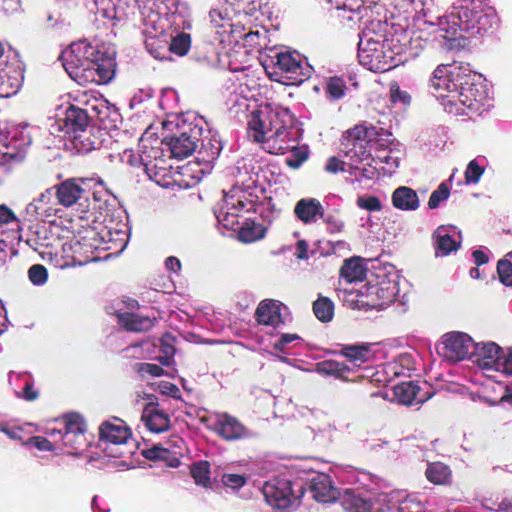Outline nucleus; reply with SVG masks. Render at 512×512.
<instances>
[{"label": "nucleus", "mask_w": 512, "mask_h": 512, "mask_svg": "<svg viewBox=\"0 0 512 512\" xmlns=\"http://www.w3.org/2000/svg\"><path fill=\"white\" fill-rule=\"evenodd\" d=\"M432 94L453 115H481L491 104L486 79L469 65L438 66L430 79Z\"/></svg>", "instance_id": "obj_1"}, {"label": "nucleus", "mask_w": 512, "mask_h": 512, "mask_svg": "<svg viewBox=\"0 0 512 512\" xmlns=\"http://www.w3.org/2000/svg\"><path fill=\"white\" fill-rule=\"evenodd\" d=\"M248 135L261 143L271 154L292 152L286 163L293 169L299 168L308 158V149L299 147V130L295 118L288 108L275 103L260 104L248 116Z\"/></svg>", "instance_id": "obj_2"}, {"label": "nucleus", "mask_w": 512, "mask_h": 512, "mask_svg": "<svg viewBox=\"0 0 512 512\" xmlns=\"http://www.w3.org/2000/svg\"><path fill=\"white\" fill-rule=\"evenodd\" d=\"M138 6L144 45L158 60H169L167 31L189 26V8L180 0H135Z\"/></svg>", "instance_id": "obj_3"}, {"label": "nucleus", "mask_w": 512, "mask_h": 512, "mask_svg": "<svg viewBox=\"0 0 512 512\" xmlns=\"http://www.w3.org/2000/svg\"><path fill=\"white\" fill-rule=\"evenodd\" d=\"M417 21L419 27L423 25L430 28L431 33L453 40L458 30L471 35H484L497 25L498 19L493 8L480 0H463L453 7L449 16H441L424 4Z\"/></svg>", "instance_id": "obj_4"}, {"label": "nucleus", "mask_w": 512, "mask_h": 512, "mask_svg": "<svg viewBox=\"0 0 512 512\" xmlns=\"http://www.w3.org/2000/svg\"><path fill=\"white\" fill-rule=\"evenodd\" d=\"M387 24L372 20L359 35V63L370 71L386 72L407 60L405 44L395 37L386 38Z\"/></svg>", "instance_id": "obj_5"}, {"label": "nucleus", "mask_w": 512, "mask_h": 512, "mask_svg": "<svg viewBox=\"0 0 512 512\" xmlns=\"http://www.w3.org/2000/svg\"><path fill=\"white\" fill-rule=\"evenodd\" d=\"M69 76L80 85L109 83L115 75V60L86 40L72 43L60 56Z\"/></svg>", "instance_id": "obj_6"}, {"label": "nucleus", "mask_w": 512, "mask_h": 512, "mask_svg": "<svg viewBox=\"0 0 512 512\" xmlns=\"http://www.w3.org/2000/svg\"><path fill=\"white\" fill-rule=\"evenodd\" d=\"M253 201L248 200L240 188L223 191V198L214 207L217 222L228 230L238 231V239L243 243H252L265 236V228L254 221L245 219L240 225L241 213L250 211Z\"/></svg>", "instance_id": "obj_7"}, {"label": "nucleus", "mask_w": 512, "mask_h": 512, "mask_svg": "<svg viewBox=\"0 0 512 512\" xmlns=\"http://www.w3.org/2000/svg\"><path fill=\"white\" fill-rule=\"evenodd\" d=\"M399 292L398 275L392 268L388 273L376 274L375 282L369 281L351 291L358 308L382 310L388 307Z\"/></svg>", "instance_id": "obj_8"}, {"label": "nucleus", "mask_w": 512, "mask_h": 512, "mask_svg": "<svg viewBox=\"0 0 512 512\" xmlns=\"http://www.w3.org/2000/svg\"><path fill=\"white\" fill-rule=\"evenodd\" d=\"M261 63L267 75L278 82L284 79L302 83L310 75V67L304 65L301 55L296 51H272L262 56Z\"/></svg>", "instance_id": "obj_9"}, {"label": "nucleus", "mask_w": 512, "mask_h": 512, "mask_svg": "<svg viewBox=\"0 0 512 512\" xmlns=\"http://www.w3.org/2000/svg\"><path fill=\"white\" fill-rule=\"evenodd\" d=\"M61 428H49L46 435L58 442L60 449H69V454H80L89 446L86 437V425L82 416L77 413L65 415L60 422Z\"/></svg>", "instance_id": "obj_10"}, {"label": "nucleus", "mask_w": 512, "mask_h": 512, "mask_svg": "<svg viewBox=\"0 0 512 512\" xmlns=\"http://www.w3.org/2000/svg\"><path fill=\"white\" fill-rule=\"evenodd\" d=\"M267 503L278 509L292 506L303 495L301 484H292L286 478H273L265 482L262 488Z\"/></svg>", "instance_id": "obj_11"}, {"label": "nucleus", "mask_w": 512, "mask_h": 512, "mask_svg": "<svg viewBox=\"0 0 512 512\" xmlns=\"http://www.w3.org/2000/svg\"><path fill=\"white\" fill-rule=\"evenodd\" d=\"M100 440L105 443L104 450L109 456L122 457L127 452L124 451V445L131 438V430L126 423L119 418H112L105 421L99 428Z\"/></svg>", "instance_id": "obj_12"}, {"label": "nucleus", "mask_w": 512, "mask_h": 512, "mask_svg": "<svg viewBox=\"0 0 512 512\" xmlns=\"http://www.w3.org/2000/svg\"><path fill=\"white\" fill-rule=\"evenodd\" d=\"M203 129L198 124L183 125L179 134L166 137V151L170 157L183 159L190 156L197 148V144L202 136Z\"/></svg>", "instance_id": "obj_13"}, {"label": "nucleus", "mask_w": 512, "mask_h": 512, "mask_svg": "<svg viewBox=\"0 0 512 512\" xmlns=\"http://www.w3.org/2000/svg\"><path fill=\"white\" fill-rule=\"evenodd\" d=\"M32 143L24 129H13L7 135H0V166L21 162Z\"/></svg>", "instance_id": "obj_14"}, {"label": "nucleus", "mask_w": 512, "mask_h": 512, "mask_svg": "<svg viewBox=\"0 0 512 512\" xmlns=\"http://www.w3.org/2000/svg\"><path fill=\"white\" fill-rule=\"evenodd\" d=\"M84 183V180L68 179L55 186L54 195L57 196L58 203L65 207L78 205L82 211L90 210V192L83 187Z\"/></svg>", "instance_id": "obj_15"}, {"label": "nucleus", "mask_w": 512, "mask_h": 512, "mask_svg": "<svg viewBox=\"0 0 512 512\" xmlns=\"http://www.w3.org/2000/svg\"><path fill=\"white\" fill-rule=\"evenodd\" d=\"M475 344L466 333L449 332L442 337V354L447 360L453 362L464 360L469 356L472 358Z\"/></svg>", "instance_id": "obj_16"}, {"label": "nucleus", "mask_w": 512, "mask_h": 512, "mask_svg": "<svg viewBox=\"0 0 512 512\" xmlns=\"http://www.w3.org/2000/svg\"><path fill=\"white\" fill-rule=\"evenodd\" d=\"M367 132L364 127L356 126L347 133L342 142V152L349 158L351 168L357 169V164L367 160L370 152L367 148Z\"/></svg>", "instance_id": "obj_17"}, {"label": "nucleus", "mask_w": 512, "mask_h": 512, "mask_svg": "<svg viewBox=\"0 0 512 512\" xmlns=\"http://www.w3.org/2000/svg\"><path fill=\"white\" fill-rule=\"evenodd\" d=\"M213 429L221 438L228 441L245 439L253 435L237 418L228 413L213 415Z\"/></svg>", "instance_id": "obj_18"}, {"label": "nucleus", "mask_w": 512, "mask_h": 512, "mask_svg": "<svg viewBox=\"0 0 512 512\" xmlns=\"http://www.w3.org/2000/svg\"><path fill=\"white\" fill-rule=\"evenodd\" d=\"M503 349L494 342L476 343L472 360L484 371H498Z\"/></svg>", "instance_id": "obj_19"}, {"label": "nucleus", "mask_w": 512, "mask_h": 512, "mask_svg": "<svg viewBox=\"0 0 512 512\" xmlns=\"http://www.w3.org/2000/svg\"><path fill=\"white\" fill-rule=\"evenodd\" d=\"M345 512H381L372 504V492L360 489H347L341 497Z\"/></svg>", "instance_id": "obj_20"}, {"label": "nucleus", "mask_w": 512, "mask_h": 512, "mask_svg": "<svg viewBox=\"0 0 512 512\" xmlns=\"http://www.w3.org/2000/svg\"><path fill=\"white\" fill-rule=\"evenodd\" d=\"M436 256H447L457 251L461 243V235L457 227L452 225L439 226L434 234Z\"/></svg>", "instance_id": "obj_21"}, {"label": "nucleus", "mask_w": 512, "mask_h": 512, "mask_svg": "<svg viewBox=\"0 0 512 512\" xmlns=\"http://www.w3.org/2000/svg\"><path fill=\"white\" fill-rule=\"evenodd\" d=\"M393 395L398 403L406 406L420 405L431 397L428 391H423L419 384L412 381L395 385Z\"/></svg>", "instance_id": "obj_22"}, {"label": "nucleus", "mask_w": 512, "mask_h": 512, "mask_svg": "<svg viewBox=\"0 0 512 512\" xmlns=\"http://www.w3.org/2000/svg\"><path fill=\"white\" fill-rule=\"evenodd\" d=\"M294 217L304 225H313L324 216V207L313 197L298 200L293 209Z\"/></svg>", "instance_id": "obj_23"}, {"label": "nucleus", "mask_w": 512, "mask_h": 512, "mask_svg": "<svg viewBox=\"0 0 512 512\" xmlns=\"http://www.w3.org/2000/svg\"><path fill=\"white\" fill-rule=\"evenodd\" d=\"M142 421L154 433H162L170 428V416L158 404L148 403L144 407Z\"/></svg>", "instance_id": "obj_24"}, {"label": "nucleus", "mask_w": 512, "mask_h": 512, "mask_svg": "<svg viewBox=\"0 0 512 512\" xmlns=\"http://www.w3.org/2000/svg\"><path fill=\"white\" fill-rule=\"evenodd\" d=\"M313 498L318 502L330 503L339 497L338 490L332 485L331 478L326 474H317L311 479L310 485Z\"/></svg>", "instance_id": "obj_25"}, {"label": "nucleus", "mask_w": 512, "mask_h": 512, "mask_svg": "<svg viewBox=\"0 0 512 512\" xmlns=\"http://www.w3.org/2000/svg\"><path fill=\"white\" fill-rule=\"evenodd\" d=\"M9 383L14 387L15 394L19 398H23L27 401H33L39 396L38 391L34 389L32 376L28 372H10Z\"/></svg>", "instance_id": "obj_26"}, {"label": "nucleus", "mask_w": 512, "mask_h": 512, "mask_svg": "<svg viewBox=\"0 0 512 512\" xmlns=\"http://www.w3.org/2000/svg\"><path fill=\"white\" fill-rule=\"evenodd\" d=\"M281 303L276 300H263L256 309V319L263 325L277 326L283 323L281 316Z\"/></svg>", "instance_id": "obj_27"}, {"label": "nucleus", "mask_w": 512, "mask_h": 512, "mask_svg": "<svg viewBox=\"0 0 512 512\" xmlns=\"http://www.w3.org/2000/svg\"><path fill=\"white\" fill-rule=\"evenodd\" d=\"M95 231L93 229H88L85 231V236L82 237H74L70 241V248L73 252V258H79V262L81 257L85 258V262L93 261L95 258L92 256L93 250L97 248V245L92 243L91 240L95 236Z\"/></svg>", "instance_id": "obj_28"}, {"label": "nucleus", "mask_w": 512, "mask_h": 512, "mask_svg": "<svg viewBox=\"0 0 512 512\" xmlns=\"http://www.w3.org/2000/svg\"><path fill=\"white\" fill-rule=\"evenodd\" d=\"M258 166H255L253 159H242L237 162L236 166V179L237 183L241 184L242 187L238 186L244 193V189H249L256 185L259 181ZM233 188H237L234 186Z\"/></svg>", "instance_id": "obj_29"}, {"label": "nucleus", "mask_w": 512, "mask_h": 512, "mask_svg": "<svg viewBox=\"0 0 512 512\" xmlns=\"http://www.w3.org/2000/svg\"><path fill=\"white\" fill-rule=\"evenodd\" d=\"M190 29L191 23L189 22L188 27L175 29V31L174 28L171 27L169 31H167V36L169 37V56L171 53L178 56H184L188 53L191 46V38L187 30Z\"/></svg>", "instance_id": "obj_30"}, {"label": "nucleus", "mask_w": 512, "mask_h": 512, "mask_svg": "<svg viewBox=\"0 0 512 512\" xmlns=\"http://www.w3.org/2000/svg\"><path fill=\"white\" fill-rule=\"evenodd\" d=\"M89 118L85 110L76 106H70L65 113L64 127L67 133H73L77 140L78 132H84L88 126Z\"/></svg>", "instance_id": "obj_31"}, {"label": "nucleus", "mask_w": 512, "mask_h": 512, "mask_svg": "<svg viewBox=\"0 0 512 512\" xmlns=\"http://www.w3.org/2000/svg\"><path fill=\"white\" fill-rule=\"evenodd\" d=\"M118 322L125 329L133 332L148 331L154 326V318L143 316L138 313L124 312L118 313Z\"/></svg>", "instance_id": "obj_32"}, {"label": "nucleus", "mask_w": 512, "mask_h": 512, "mask_svg": "<svg viewBox=\"0 0 512 512\" xmlns=\"http://www.w3.org/2000/svg\"><path fill=\"white\" fill-rule=\"evenodd\" d=\"M100 14L112 21L124 20L127 3L125 0H93Z\"/></svg>", "instance_id": "obj_33"}, {"label": "nucleus", "mask_w": 512, "mask_h": 512, "mask_svg": "<svg viewBox=\"0 0 512 512\" xmlns=\"http://www.w3.org/2000/svg\"><path fill=\"white\" fill-rule=\"evenodd\" d=\"M392 203L397 209L414 211L419 207V198L413 189L401 186L393 192Z\"/></svg>", "instance_id": "obj_34"}, {"label": "nucleus", "mask_w": 512, "mask_h": 512, "mask_svg": "<svg viewBox=\"0 0 512 512\" xmlns=\"http://www.w3.org/2000/svg\"><path fill=\"white\" fill-rule=\"evenodd\" d=\"M162 145H165V140L160 141L159 139H154L150 141L143 137L140 139V162L143 167L146 166V163L151 164L155 162L156 159L165 157Z\"/></svg>", "instance_id": "obj_35"}, {"label": "nucleus", "mask_w": 512, "mask_h": 512, "mask_svg": "<svg viewBox=\"0 0 512 512\" xmlns=\"http://www.w3.org/2000/svg\"><path fill=\"white\" fill-rule=\"evenodd\" d=\"M340 275L348 283L362 281L366 275V268L360 258L353 257L345 260Z\"/></svg>", "instance_id": "obj_36"}, {"label": "nucleus", "mask_w": 512, "mask_h": 512, "mask_svg": "<svg viewBox=\"0 0 512 512\" xmlns=\"http://www.w3.org/2000/svg\"><path fill=\"white\" fill-rule=\"evenodd\" d=\"M352 369L343 362L335 360H324L318 362L315 366V371L324 376H333L341 380H347V374Z\"/></svg>", "instance_id": "obj_37"}, {"label": "nucleus", "mask_w": 512, "mask_h": 512, "mask_svg": "<svg viewBox=\"0 0 512 512\" xmlns=\"http://www.w3.org/2000/svg\"><path fill=\"white\" fill-rule=\"evenodd\" d=\"M202 138L201 148L198 152L201 159L205 162L216 160L223 148L221 140L216 134H211Z\"/></svg>", "instance_id": "obj_38"}, {"label": "nucleus", "mask_w": 512, "mask_h": 512, "mask_svg": "<svg viewBox=\"0 0 512 512\" xmlns=\"http://www.w3.org/2000/svg\"><path fill=\"white\" fill-rule=\"evenodd\" d=\"M425 475L431 483L445 485L450 482L452 472L448 465L442 462H433L427 465Z\"/></svg>", "instance_id": "obj_39"}, {"label": "nucleus", "mask_w": 512, "mask_h": 512, "mask_svg": "<svg viewBox=\"0 0 512 512\" xmlns=\"http://www.w3.org/2000/svg\"><path fill=\"white\" fill-rule=\"evenodd\" d=\"M235 14L234 9L228 7H221L210 11V20L216 33L220 36L221 30H227L232 25L233 15Z\"/></svg>", "instance_id": "obj_40"}, {"label": "nucleus", "mask_w": 512, "mask_h": 512, "mask_svg": "<svg viewBox=\"0 0 512 512\" xmlns=\"http://www.w3.org/2000/svg\"><path fill=\"white\" fill-rule=\"evenodd\" d=\"M341 354L349 359L351 362H367L371 356V345H345L341 349Z\"/></svg>", "instance_id": "obj_41"}, {"label": "nucleus", "mask_w": 512, "mask_h": 512, "mask_svg": "<svg viewBox=\"0 0 512 512\" xmlns=\"http://www.w3.org/2000/svg\"><path fill=\"white\" fill-rule=\"evenodd\" d=\"M399 512H426L427 500L420 494H410L397 500Z\"/></svg>", "instance_id": "obj_42"}, {"label": "nucleus", "mask_w": 512, "mask_h": 512, "mask_svg": "<svg viewBox=\"0 0 512 512\" xmlns=\"http://www.w3.org/2000/svg\"><path fill=\"white\" fill-rule=\"evenodd\" d=\"M170 165L167 164L165 157L160 159H156L153 163H146L144 170L147 176L160 184L161 180L164 179L169 174Z\"/></svg>", "instance_id": "obj_43"}, {"label": "nucleus", "mask_w": 512, "mask_h": 512, "mask_svg": "<svg viewBox=\"0 0 512 512\" xmlns=\"http://www.w3.org/2000/svg\"><path fill=\"white\" fill-rule=\"evenodd\" d=\"M346 83L341 77H330L326 81L325 94L330 101H338L345 96Z\"/></svg>", "instance_id": "obj_44"}, {"label": "nucleus", "mask_w": 512, "mask_h": 512, "mask_svg": "<svg viewBox=\"0 0 512 512\" xmlns=\"http://www.w3.org/2000/svg\"><path fill=\"white\" fill-rule=\"evenodd\" d=\"M313 311L315 316L322 322H329L334 315L333 302L326 298L320 297L313 304Z\"/></svg>", "instance_id": "obj_45"}, {"label": "nucleus", "mask_w": 512, "mask_h": 512, "mask_svg": "<svg viewBox=\"0 0 512 512\" xmlns=\"http://www.w3.org/2000/svg\"><path fill=\"white\" fill-rule=\"evenodd\" d=\"M174 337L171 334H165L160 339V353L158 357L160 363L164 366H170L175 354Z\"/></svg>", "instance_id": "obj_46"}, {"label": "nucleus", "mask_w": 512, "mask_h": 512, "mask_svg": "<svg viewBox=\"0 0 512 512\" xmlns=\"http://www.w3.org/2000/svg\"><path fill=\"white\" fill-rule=\"evenodd\" d=\"M248 34L244 32V26L239 22L232 20V25L227 30L220 31V42L221 43H238L240 39L247 38Z\"/></svg>", "instance_id": "obj_47"}, {"label": "nucleus", "mask_w": 512, "mask_h": 512, "mask_svg": "<svg viewBox=\"0 0 512 512\" xmlns=\"http://www.w3.org/2000/svg\"><path fill=\"white\" fill-rule=\"evenodd\" d=\"M192 477L196 484L207 487L210 483L209 477V464L208 462L201 461L193 464L191 469Z\"/></svg>", "instance_id": "obj_48"}, {"label": "nucleus", "mask_w": 512, "mask_h": 512, "mask_svg": "<svg viewBox=\"0 0 512 512\" xmlns=\"http://www.w3.org/2000/svg\"><path fill=\"white\" fill-rule=\"evenodd\" d=\"M450 195V186L447 181L442 182L438 188L432 192L428 201L430 209H436L440 204L446 201Z\"/></svg>", "instance_id": "obj_49"}, {"label": "nucleus", "mask_w": 512, "mask_h": 512, "mask_svg": "<svg viewBox=\"0 0 512 512\" xmlns=\"http://www.w3.org/2000/svg\"><path fill=\"white\" fill-rule=\"evenodd\" d=\"M399 493L395 491L391 492H381V493H373L372 492V504L373 506H378L381 512H385V510L390 509L389 504L397 502Z\"/></svg>", "instance_id": "obj_50"}, {"label": "nucleus", "mask_w": 512, "mask_h": 512, "mask_svg": "<svg viewBox=\"0 0 512 512\" xmlns=\"http://www.w3.org/2000/svg\"><path fill=\"white\" fill-rule=\"evenodd\" d=\"M26 445L34 447L39 451H54L60 449L58 442H54L48 435L47 437L33 436L28 439Z\"/></svg>", "instance_id": "obj_51"}, {"label": "nucleus", "mask_w": 512, "mask_h": 512, "mask_svg": "<svg viewBox=\"0 0 512 512\" xmlns=\"http://www.w3.org/2000/svg\"><path fill=\"white\" fill-rule=\"evenodd\" d=\"M46 233L47 230L43 227L37 230L35 234L30 235L25 242L30 248L42 255L44 253L42 248L49 245L45 236Z\"/></svg>", "instance_id": "obj_52"}, {"label": "nucleus", "mask_w": 512, "mask_h": 512, "mask_svg": "<svg viewBox=\"0 0 512 512\" xmlns=\"http://www.w3.org/2000/svg\"><path fill=\"white\" fill-rule=\"evenodd\" d=\"M485 169L482 165H480L477 159L471 160L465 170V182L467 184H476L479 182L481 176L483 175Z\"/></svg>", "instance_id": "obj_53"}, {"label": "nucleus", "mask_w": 512, "mask_h": 512, "mask_svg": "<svg viewBox=\"0 0 512 512\" xmlns=\"http://www.w3.org/2000/svg\"><path fill=\"white\" fill-rule=\"evenodd\" d=\"M28 278L35 286H43L48 280V271L41 264H34L28 269Z\"/></svg>", "instance_id": "obj_54"}, {"label": "nucleus", "mask_w": 512, "mask_h": 512, "mask_svg": "<svg viewBox=\"0 0 512 512\" xmlns=\"http://www.w3.org/2000/svg\"><path fill=\"white\" fill-rule=\"evenodd\" d=\"M497 272L500 281L506 286H512V259H503L498 262Z\"/></svg>", "instance_id": "obj_55"}, {"label": "nucleus", "mask_w": 512, "mask_h": 512, "mask_svg": "<svg viewBox=\"0 0 512 512\" xmlns=\"http://www.w3.org/2000/svg\"><path fill=\"white\" fill-rule=\"evenodd\" d=\"M357 205L359 208L369 212H377L382 209L381 201L375 196H360L357 199Z\"/></svg>", "instance_id": "obj_56"}, {"label": "nucleus", "mask_w": 512, "mask_h": 512, "mask_svg": "<svg viewBox=\"0 0 512 512\" xmlns=\"http://www.w3.org/2000/svg\"><path fill=\"white\" fill-rule=\"evenodd\" d=\"M300 337L294 333H286L282 334L275 342L273 343V348L282 352L287 353L290 345L293 342L299 341Z\"/></svg>", "instance_id": "obj_57"}, {"label": "nucleus", "mask_w": 512, "mask_h": 512, "mask_svg": "<svg viewBox=\"0 0 512 512\" xmlns=\"http://www.w3.org/2000/svg\"><path fill=\"white\" fill-rule=\"evenodd\" d=\"M321 219L326 224V229L329 233H340L344 228V221L335 214H324Z\"/></svg>", "instance_id": "obj_58"}, {"label": "nucleus", "mask_w": 512, "mask_h": 512, "mask_svg": "<svg viewBox=\"0 0 512 512\" xmlns=\"http://www.w3.org/2000/svg\"><path fill=\"white\" fill-rule=\"evenodd\" d=\"M390 98L393 103H401L403 105H408L411 101L410 95L406 91L401 90L396 82L390 84Z\"/></svg>", "instance_id": "obj_59"}, {"label": "nucleus", "mask_w": 512, "mask_h": 512, "mask_svg": "<svg viewBox=\"0 0 512 512\" xmlns=\"http://www.w3.org/2000/svg\"><path fill=\"white\" fill-rule=\"evenodd\" d=\"M378 158L387 166L386 170L389 173H392L396 168L399 167L401 160L399 152H394L393 150H389L385 155L379 156Z\"/></svg>", "instance_id": "obj_60"}, {"label": "nucleus", "mask_w": 512, "mask_h": 512, "mask_svg": "<svg viewBox=\"0 0 512 512\" xmlns=\"http://www.w3.org/2000/svg\"><path fill=\"white\" fill-rule=\"evenodd\" d=\"M222 482L225 486L232 489H239L246 483V478L240 474H224L222 476Z\"/></svg>", "instance_id": "obj_61"}, {"label": "nucleus", "mask_w": 512, "mask_h": 512, "mask_svg": "<svg viewBox=\"0 0 512 512\" xmlns=\"http://www.w3.org/2000/svg\"><path fill=\"white\" fill-rule=\"evenodd\" d=\"M26 213L31 218H46L52 216V211L44 210L42 206H38V203L34 201L27 205Z\"/></svg>", "instance_id": "obj_62"}, {"label": "nucleus", "mask_w": 512, "mask_h": 512, "mask_svg": "<svg viewBox=\"0 0 512 512\" xmlns=\"http://www.w3.org/2000/svg\"><path fill=\"white\" fill-rule=\"evenodd\" d=\"M497 372L512 376V350L507 352L503 350Z\"/></svg>", "instance_id": "obj_63"}, {"label": "nucleus", "mask_w": 512, "mask_h": 512, "mask_svg": "<svg viewBox=\"0 0 512 512\" xmlns=\"http://www.w3.org/2000/svg\"><path fill=\"white\" fill-rule=\"evenodd\" d=\"M54 192L53 189H47L43 192L37 199L33 200L38 203V206H42L44 210L52 211V215L55 214L56 209H54L50 204L53 199Z\"/></svg>", "instance_id": "obj_64"}]
</instances>
